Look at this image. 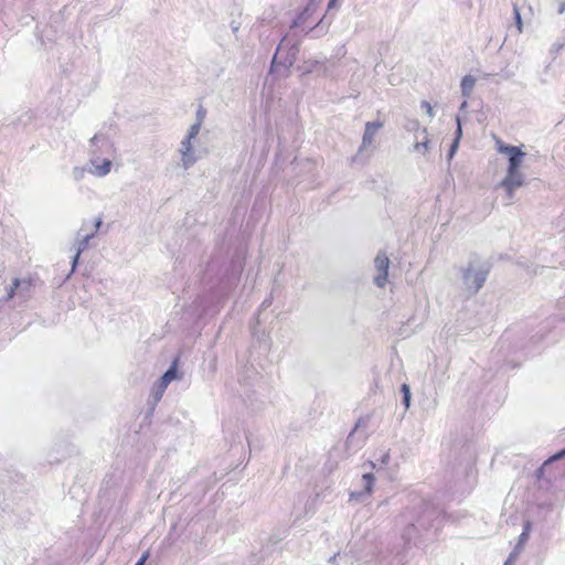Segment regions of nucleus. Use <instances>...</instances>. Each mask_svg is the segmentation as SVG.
Here are the masks:
<instances>
[{
    "mask_svg": "<svg viewBox=\"0 0 565 565\" xmlns=\"http://www.w3.org/2000/svg\"><path fill=\"white\" fill-rule=\"evenodd\" d=\"M284 536H285V532L282 533V535H281V536H277V537L275 539V543L280 542V541L282 540V537H284Z\"/></svg>",
    "mask_w": 565,
    "mask_h": 565,
    "instance_id": "38",
    "label": "nucleus"
},
{
    "mask_svg": "<svg viewBox=\"0 0 565 565\" xmlns=\"http://www.w3.org/2000/svg\"><path fill=\"white\" fill-rule=\"evenodd\" d=\"M320 23H321V20L317 23V25L315 28H310L309 31H315V29L318 28L320 25Z\"/></svg>",
    "mask_w": 565,
    "mask_h": 565,
    "instance_id": "40",
    "label": "nucleus"
},
{
    "mask_svg": "<svg viewBox=\"0 0 565 565\" xmlns=\"http://www.w3.org/2000/svg\"><path fill=\"white\" fill-rule=\"evenodd\" d=\"M445 512L429 499L419 497L418 502L407 508L396 519V527L405 547L417 545L433 531L434 534L441 527Z\"/></svg>",
    "mask_w": 565,
    "mask_h": 565,
    "instance_id": "1",
    "label": "nucleus"
},
{
    "mask_svg": "<svg viewBox=\"0 0 565 565\" xmlns=\"http://www.w3.org/2000/svg\"><path fill=\"white\" fill-rule=\"evenodd\" d=\"M526 184V177L521 171H507L505 177L499 183V186L504 189L508 204H511L514 198V192L516 189Z\"/></svg>",
    "mask_w": 565,
    "mask_h": 565,
    "instance_id": "7",
    "label": "nucleus"
},
{
    "mask_svg": "<svg viewBox=\"0 0 565 565\" xmlns=\"http://www.w3.org/2000/svg\"><path fill=\"white\" fill-rule=\"evenodd\" d=\"M563 45L555 46V50L562 49Z\"/></svg>",
    "mask_w": 565,
    "mask_h": 565,
    "instance_id": "43",
    "label": "nucleus"
},
{
    "mask_svg": "<svg viewBox=\"0 0 565 565\" xmlns=\"http://www.w3.org/2000/svg\"><path fill=\"white\" fill-rule=\"evenodd\" d=\"M192 140H193L192 138H189L188 136H185V138L181 141L180 149H179L180 154H181V164L185 170L191 168V159L189 158V154L186 152L189 151V148L193 147Z\"/></svg>",
    "mask_w": 565,
    "mask_h": 565,
    "instance_id": "15",
    "label": "nucleus"
},
{
    "mask_svg": "<svg viewBox=\"0 0 565 565\" xmlns=\"http://www.w3.org/2000/svg\"><path fill=\"white\" fill-rule=\"evenodd\" d=\"M518 559V557H513L512 554H509L507 561L504 562L503 565H514L515 561Z\"/></svg>",
    "mask_w": 565,
    "mask_h": 565,
    "instance_id": "32",
    "label": "nucleus"
},
{
    "mask_svg": "<svg viewBox=\"0 0 565 565\" xmlns=\"http://www.w3.org/2000/svg\"><path fill=\"white\" fill-rule=\"evenodd\" d=\"M178 377V360L175 359L163 375L154 383L152 388V397L158 403L168 387V385Z\"/></svg>",
    "mask_w": 565,
    "mask_h": 565,
    "instance_id": "8",
    "label": "nucleus"
},
{
    "mask_svg": "<svg viewBox=\"0 0 565 565\" xmlns=\"http://www.w3.org/2000/svg\"><path fill=\"white\" fill-rule=\"evenodd\" d=\"M201 125H202V124L196 122V121H195L193 125H191V127H190V129H189V131H188V135H186V136H188L189 138L195 139V138H196V136H198V135H199V132H200Z\"/></svg>",
    "mask_w": 565,
    "mask_h": 565,
    "instance_id": "22",
    "label": "nucleus"
},
{
    "mask_svg": "<svg viewBox=\"0 0 565 565\" xmlns=\"http://www.w3.org/2000/svg\"><path fill=\"white\" fill-rule=\"evenodd\" d=\"M401 392L403 394V401L402 403L404 404L405 408L408 409L409 406H411V398H412V393H411V387L409 385L407 384H402L401 386Z\"/></svg>",
    "mask_w": 565,
    "mask_h": 565,
    "instance_id": "19",
    "label": "nucleus"
},
{
    "mask_svg": "<svg viewBox=\"0 0 565 565\" xmlns=\"http://www.w3.org/2000/svg\"><path fill=\"white\" fill-rule=\"evenodd\" d=\"M467 106H468L467 100H463V102L461 103L460 107H459V110H460V111H463V110L467 108Z\"/></svg>",
    "mask_w": 565,
    "mask_h": 565,
    "instance_id": "37",
    "label": "nucleus"
},
{
    "mask_svg": "<svg viewBox=\"0 0 565 565\" xmlns=\"http://www.w3.org/2000/svg\"><path fill=\"white\" fill-rule=\"evenodd\" d=\"M513 13H514V20H515V23L518 26V31L521 32L522 31V19H521V14H520V11H519V8L516 7V4L513 6Z\"/></svg>",
    "mask_w": 565,
    "mask_h": 565,
    "instance_id": "24",
    "label": "nucleus"
},
{
    "mask_svg": "<svg viewBox=\"0 0 565 565\" xmlns=\"http://www.w3.org/2000/svg\"><path fill=\"white\" fill-rule=\"evenodd\" d=\"M428 143H429L428 139L422 141V142H416L414 146V149H415V151L425 153L428 150Z\"/></svg>",
    "mask_w": 565,
    "mask_h": 565,
    "instance_id": "25",
    "label": "nucleus"
},
{
    "mask_svg": "<svg viewBox=\"0 0 565 565\" xmlns=\"http://www.w3.org/2000/svg\"><path fill=\"white\" fill-rule=\"evenodd\" d=\"M110 148V141L109 139L103 135V134H96L90 139V151H92V158L90 163L93 166L92 172L97 177H105L109 173L111 168V161L109 159H104L103 162L99 164V156L97 154L98 149L102 148Z\"/></svg>",
    "mask_w": 565,
    "mask_h": 565,
    "instance_id": "4",
    "label": "nucleus"
},
{
    "mask_svg": "<svg viewBox=\"0 0 565 565\" xmlns=\"http://www.w3.org/2000/svg\"><path fill=\"white\" fill-rule=\"evenodd\" d=\"M463 454L467 456L468 458V461L466 463V467H465V470L468 472V471H472L473 470V465H475V455L469 450V448L465 449L463 450Z\"/></svg>",
    "mask_w": 565,
    "mask_h": 565,
    "instance_id": "21",
    "label": "nucleus"
},
{
    "mask_svg": "<svg viewBox=\"0 0 565 565\" xmlns=\"http://www.w3.org/2000/svg\"><path fill=\"white\" fill-rule=\"evenodd\" d=\"M337 1H338V0H329L328 8H329V9L334 8V7L337 6Z\"/></svg>",
    "mask_w": 565,
    "mask_h": 565,
    "instance_id": "35",
    "label": "nucleus"
},
{
    "mask_svg": "<svg viewBox=\"0 0 565 565\" xmlns=\"http://www.w3.org/2000/svg\"><path fill=\"white\" fill-rule=\"evenodd\" d=\"M557 12H558L559 14H562V13H564V12H565V2H562V3L559 4Z\"/></svg>",
    "mask_w": 565,
    "mask_h": 565,
    "instance_id": "34",
    "label": "nucleus"
},
{
    "mask_svg": "<svg viewBox=\"0 0 565 565\" xmlns=\"http://www.w3.org/2000/svg\"><path fill=\"white\" fill-rule=\"evenodd\" d=\"M189 154V158L191 159V167L199 160V156L196 154V151L193 147L189 148V151L186 152Z\"/></svg>",
    "mask_w": 565,
    "mask_h": 565,
    "instance_id": "29",
    "label": "nucleus"
},
{
    "mask_svg": "<svg viewBox=\"0 0 565 565\" xmlns=\"http://www.w3.org/2000/svg\"><path fill=\"white\" fill-rule=\"evenodd\" d=\"M456 122H457V129L455 132V139L450 146L449 151H448V161H450L454 158L455 153L457 152L460 138L462 137V124H461V118L459 115L456 117Z\"/></svg>",
    "mask_w": 565,
    "mask_h": 565,
    "instance_id": "17",
    "label": "nucleus"
},
{
    "mask_svg": "<svg viewBox=\"0 0 565 565\" xmlns=\"http://www.w3.org/2000/svg\"><path fill=\"white\" fill-rule=\"evenodd\" d=\"M531 530H532V522L530 520H525L523 522V529H522L521 534L519 535V540L510 553L513 555V557H519L520 554L522 553L524 545L526 544V542L530 537Z\"/></svg>",
    "mask_w": 565,
    "mask_h": 565,
    "instance_id": "13",
    "label": "nucleus"
},
{
    "mask_svg": "<svg viewBox=\"0 0 565 565\" xmlns=\"http://www.w3.org/2000/svg\"><path fill=\"white\" fill-rule=\"evenodd\" d=\"M498 151L502 154L508 156V169L507 171H521L520 168L524 161L526 153L522 151L520 147L505 145L502 141H498Z\"/></svg>",
    "mask_w": 565,
    "mask_h": 565,
    "instance_id": "6",
    "label": "nucleus"
},
{
    "mask_svg": "<svg viewBox=\"0 0 565 565\" xmlns=\"http://www.w3.org/2000/svg\"><path fill=\"white\" fill-rule=\"evenodd\" d=\"M285 44L287 45V38L286 36L281 40V42L279 43V45H278V47L276 50V53H275V55L273 57V61H271L270 72H275L276 68L278 66H280V65L284 66L285 68H290L294 65V63L296 62L297 54H298L297 45H292L289 49L287 55L282 60L279 58V54L281 53Z\"/></svg>",
    "mask_w": 565,
    "mask_h": 565,
    "instance_id": "9",
    "label": "nucleus"
},
{
    "mask_svg": "<svg viewBox=\"0 0 565 565\" xmlns=\"http://www.w3.org/2000/svg\"><path fill=\"white\" fill-rule=\"evenodd\" d=\"M475 85H476V79L473 76H471V75L463 76L461 79V83H460L462 96L468 97L471 94Z\"/></svg>",
    "mask_w": 565,
    "mask_h": 565,
    "instance_id": "18",
    "label": "nucleus"
},
{
    "mask_svg": "<svg viewBox=\"0 0 565 565\" xmlns=\"http://www.w3.org/2000/svg\"><path fill=\"white\" fill-rule=\"evenodd\" d=\"M374 266L379 274L374 277V284L383 288L387 282L390 259L385 252H379L375 259Z\"/></svg>",
    "mask_w": 565,
    "mask_h": 565,
    "instance_id": "11",
    "label": "nucleus"
},
{
    "mask_svg": "<svg viewBox=\"0 0 565 565\" xmlns=\"http://www.w3.org/2000/svg\"><path fill=\"white\" fill-rule=\"evenodd\" d=\"M315 11V1L311 0L308 6L292 21L291 28L302 26Z\"/></svg>",
    "mask_w": 565,
    "mask_h": 565,
    "instance_id": "16",
    "label": "nucleus"
},
{
    "mask_svg": "<svg viewBox=\"0 0 565 565\" xmlns=\"http://www.w3.org/2000/svg\"><path fill=\"white\" fill-rule=\"evenodd\" d=\"M250 565H271L267 559L263 557H257L256 555L249 561Z\"/></svg>",
    "mask_w": 565,
    "mask_h": 565,
    "instance_id": "26",
    "label": "nucleus"
},
{
    "mask_svg": "<svg viewBox=\"0 0 565 565\" xmlns=\"http://www.w3.org/2000/svg\"><path fill=\"white\" fill-rule=\"evenodd\" d=\"M268 303H269V301H268V300H265V301H263V305H262V306H263V307H265V306H267Z\"/></svg>",
    "mask_w": 565,
    "mask_h": 565,
    "instance_id": "41",
    "label": "nucleus"
},
{
    "mask_svg": "<svg viewBox=\"0 0 565 565\" xmlns=\"http://www.w3.org/2000/svg\"><path fill=\"white\" fill-rule=\"evenodd\" d=\"M565 457V448L546 459L531 477L533 487L529 491L548 492L554 489L561 470L554 466L555 461Z\"/></svg>",
    "mask_w": 565,
    "mask_h": 565,
    "instance_id": "3",
    "label": "nucleus"
},
{
    "mask_svg": "<svg viewBox=\"0 0 565 565\" xmlns=\"http://www.w3.org/2000/svg\"><path fill=\"white\" fill-rule=\"evenodd\" d=\"M360 498H361V497H353V495H350V501H352V500H356V501H359V499H360Z\"/></svg>",
    "mask_w": 565,
    "mask_h": 565,
    "instance_id": "39",
    "label": "nucleus"
},
{
    "mask_svg": "<svg viewBox=\"0 0 565 565\" xmlns=\"http://www.w3.org/2000/svg\"><path fill=\"white\" fill-rule=\"evenodd\" d=\"M102 224H103L102 218L100 217L96 218V221L94 223V231L92 233L96 234L98 232V230L100 228Z\"/></svg>",
    "mask_w": 565,
    "mask_h": 565,
    "instance_id": "31",
    "label": "nucleus"
},
{
    "mask_svg": "<svg viewBox=\"0 0 565 565\" xmlns=\"http://www.w3.org/2000/svg\"><path fill=\"white\" fill-rule=\"evenodd\" d=\"M382 127V121H367L365 124L362 142L356 154L351 158L352 163L364 164L369 160V158L371 157V152H367V148L372 146L375 135Z\"/></svg>",
    "mask_w": 565,
    "mask_h": 565,
    "instance_id": "5",
    "label": "nucleus"
},
{
    "mask_svg": "<svg viewBox=\"0 0 565 565\" xmlns=\"http://www.w3.org/2000/svg\"><path fill=\"white\" fill-rule=\"evenodd\" d=\"M205 116H206V110L202 106H200L195 114V118H196L195 121L202 124Z\"/></svg>",
    "mask_w": 565,
    "mask_h": 565,
    "instance_id": "27",
    "label": "nucleus"
},
{
    "mask_svg": "<svg viewBox=\"0 0 565 565\" xmlns=\"http://www.w3.org/2000/svg\"><path fill=\"white\" fill-rule=\"evenodd\" d=\"M390 460V455L388 452L384 454L383 457H382V462L383 463H387V461Z\"/></svg>",
    "mask_w": 565,
    "mask_h": 565,
    "instance_id": "36",
    "label": "nucleus"
},
{
    "mask_svg": "<svg viewBox=\"0 0 565 565\" xmlns=\"http://www.w3.org/2000/svg\"><path fill=\"white\" fill-rule=\"evenodd\" d=\"M30 288L31 282L29 280L14 278L12 285L4 288V295L0 296V306L13 298L14 295L25 298Z\"/></svg>",
    "mask_w": 565,
    "mask_h": 565,
    "instance_id": "10",
    "label": "nucleus"
},
{
    "mask_svg": "<svg viewBox=\"0 0 565 565\" xmlns=\"http://www.w3.org/2000/svg\"><path fill=\"white\" fill-rule=\"evenodd\" d=\"M86 231V223H83L81 230L77 233V247L76 253L72 259L71 274L75 271L81 254L88 247L89 241L95 236V233H86L82 235V232Z\"/></svg>",
    "mask_w": 565,
    "mask_h": 565,
    "instance_id": "12",
    "label": "nucleus"
},
{
    "mask_svg": "<svg viewBox=\"0 0 565 565\" xmlns=\"http://www.w3.org/2000/svg\"><path fill=\"white\" fill-rule=\"evenodd\" d=\"M361 419L356 423L354 429L349 434L345 440L347 447L350 448H360L366 440V434L359 433L358 429L361 425Z\"/></svg>",
    "mask_w": 565,
    "mask_h": 565,
    "instance_id": "14",
    "label": "nucleus"
},
{
    "mask_svg": "<svg viewBox=\"0 0 565 565\" xmlns=\"http://www.w3.org/2000/svg\"><path fill=\"white\" fill-rule=\"evenodd\" d=\"M563 45L555 46V50L562 49Z\"/></svg>",
    "mask_w": 565,
    "mask_h": 565,
    "instance_id": "42",
    "label": "nucleus"
},
{
    "mask_svg": "<svg viewBox=\"0 0 565 565\" xmlns=\"http://www.w3.org/2000/svg\"><path fill=\"white\" fill-rule=\"evenodd\" d=\"M147 557H148V553L143 554V555H142L138 561H137V563H136L135 565H145V562H146Z\"/></svg>",
    "mask_w": 565,
    "mask_h": 565,
    "instance_id": "33",
    "label": "nucleus"
},
{
    "mask_svg": "<svg viewBox=\"0 0 565 565\" xmlns=\"http://www.w3.org/2000/svg\"><path fill=\"white\" fill-rule=\"evenodd\" d=\"M315 500H311L310 508L313 507Z\"/></svg>",
    "mask_w": 565,
    "mask_h": 565,
    "instance_id": "44",
    "label": "nucleus"
},
{
    "mask_svg": "<svg viewBox=\"0 0 565 565\" xmlns=\"http://www.w3.org/2000/svg\"><path fill=\"white\" fill-rule=\"evenodd\" d=\"M420 107H422V109H424L427 113V115L430 118L434 117L435 114H434L433 107H431V105L428 102L423 100L422 104H420Z\"/></svg>",
    "mask_w": 565,
    "mask_h": 565,
    "instance_id": "28",
    "label": "nucleus"
},
{
    "mask_svg": "<svg viewBox=\"0 0 565 565\" xmlns=\"http://www.w3.org/2000/svg\"><path fill=\"white\" fill-rule=\"evenodd\" d=\"M490 269L491 266L488 262L481 260L476 255L471 256L467 262V265L460 269L462 289L469 296L478 294L487 281Z\"/></svg>",
    "mask_w": 565,
    "mask_h": 565,
    "instance_id": "2",
    "label": "nucleus"
},
{
    "mask_svg": "<svg viewBox=\"0 0 565 565\" xmlns=\"http://www.w3.org/2000/svg\"><path fill=\"white\" fill-rule=\"evenodd\" d=\"M419 128L420 125L417 119H408L407 122L405 124V129L408 131H417L419 130Z\"/></svg>",
    "mask_w": 565,
    "mask_h": 565,
    "instance_id": "23",
    "label": "nucleus"
},
{
    "mask_svg": "<svg viewBox=\"0 0 565 565\" xmlns=\"http://www.w3.org/2000/svg\"><path fill=\"white\" fill-rule=\"evenodd\" d=\"M363 481H364V491L367 493H371L373 491V482H374L373 475L370 472L364 473Z\"/></svg>",
    "mask_w": 565,
    "mask_h": 565,
    "instance_id": "20",
    "label": "nucleus"
},
{
    "mask_svg": "<svg viewBox=\"0 0 565 565\" xmlns=\"http://www.w3.org/2000/svg\"><path fill=\"white\" fill-rule=\"evenodd\" d=\"M319 65L318 61L315 62H308L307 65L303 68L305 73H310L315 71V67Z\"/></svg>",
    "mask_w": 565,
    "mask_h": 565,
    "instance_id": "30",
    "label": "nucleus"
}]
</instances>
